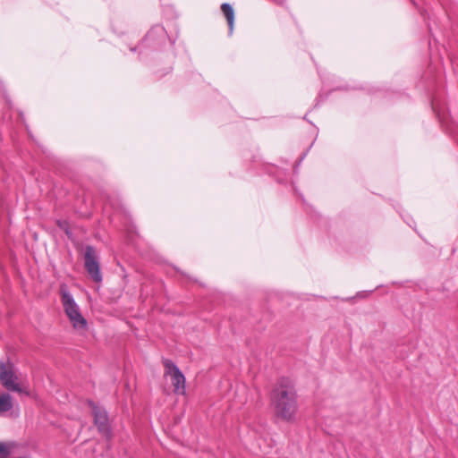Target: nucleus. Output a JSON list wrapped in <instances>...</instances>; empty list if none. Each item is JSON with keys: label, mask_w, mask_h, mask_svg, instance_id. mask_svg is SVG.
Listing matches in <instances>:
<instances>
[{"label": "nucleus", "mask_w": 458, "mask_h": 458, "mask_svg": "<svg viewBox=\"0 0 458 458\" xmlns=\"http://www.w3.org/2000/svg\"><path fill=\"white\" fill-rule=\"evenodd\" d=\"M89 405L91 409L94 424L98 431L106 439H110L112 437V430L106 411L91 401L89 402Z\"/></svg>", "instance_id": "6"}, {"label": "nucleus", "mask_w": 458, "mask_h": 458, "mask_svg": "<svg viewBox=\"0 0 458 458\" xmlns=\"http://www.w3.org/2000/svg\"><path fill=\"white\" fill-rule=\"evenodd\" d=\"M274 168H275L274 166H269L268 172L271 173V170L274 169Z\"/></svg>", "instance_id": "15"}, {"label": "nucleus", "mask_w": 458, "mask_h": 458, "mask_svg": "<svg viewBox=\"0 0 458 458\" xmlns=\"http://www.w3.org/2000/svg\"><path fill=\"white\" fill-rule=\"evenodd\" d=\"M165 374L171 377V383L177 394H183L185 389V377L179 368L171 360H164Z\"/></svg>", "instance_id": "7"}, {"label": "nucleus", "mask_w": 458, "mask_h": 458, "mask_svg": "<svg viewBox=\"0 0 458 458\" xmlns=\"http://www.w3.org/2000/svg\"><path fill=\"white\" fill-rule=\"evenodd\" d=\"M13 407L12 396L4 393L0 394V416H3L5 412L11 411Z\"/></svg>", "instance_id": "9"}, {"label": "nucleus", "mask_w": 458, "mask_h": 458, "mask_svg": "<svg viewBox=\"0 0 458 458\" xmlns=\"http://www.w3.org/2000/svg\"><path fill=\"white\" fill-rule=\"evenodd\" d=\"M0 384L7 391L29 395L27 387L21 384L14 372L11 369L6 368L3 363L0 365Z\"/></svg>", "instance_id": "4"}, {"label": "nucleus", "mask_w": 458, "mask_h": 458, "mask_svg": "<svg viewBox=\"0 0 458 458\" xmlns=\"http://www.w3.org/2000/svg\"><path fill=\"white\" fill-rule=\"evenodd\" d=\"M271 402L277 418L286 421L294 419L298 410V402L292 380L285 377L279 380L272 392Z\"/></svg>", "instance_id": "1"}, {"label": "nucleus", "mask_w": 458, "mask_h": 458, "mask_svg": "<svg viewBox=\"0 0 458 458\" xmlns=\"http://www.w3.org/2000/svg\"><path fill=\"white\" fill-rule=\"evenodd\" d=\"M431 106H432L433 111L439 116L440 114H439V111L437 110V100L436 99H432Z\"/></svg>", "instance_id": "11"}, {"label": "nucleus", "mask_w": 458, "mask_h": 458, "mask_svg": "<svg viewBox=\"0 0 458 458\" xmlns=\"http://www.w3.org/2000/svg\"><path fill=\"white\" fill-rule=\"evenodd\" d=\"M9 455L10 450L4 443L0 442V458H8Z\"/></svg>", "instance_id": "10"}, {"label": "nucleus", "mask_w": 458, "mask_h": 458, "mask_svg": "<svg viewBox=\"0 0 458 458\" xmlns=\"http://www.w3.org/2000/svg\"><path fill=\"white\" fill-rule=\"evenodd\" d=\"M306 154H307V153H304V154H303V155L299 158V160L296 162V164H295V165H294V167H293L294 172H296V171H297L298 166L301 165V163L302 162V160L305 158Z\"/></svg>", "instance_id": "12"}, {"label": "nucleus", "mask_w": 458, "mask_h": 458, "mask_svg": "<svg viewBox=\"0 0 458 458\" xmlns=\"http://www.w3.org/2000/svg\"><path fill=\"white\" fill-rule=\"evenodd\" d=\"M221 11L223 14L225 15L227 24H228V34L231 36L233 31V25H234V11L231 4L227 3H224L221 5Z\"/></svg>", "instance_id": "8"}, {"label": "nucleus", "mask_w": 458, "mask_h": 458, "mask_svg": "<svg viewBox=\"0 0 458 458\" xmlns=\"http://www.w3.org/2000/svg\"><path fill=\"white\" fill-rule=\"evenodd\" d=\"M167 39H169V37L165 27L161 24H156L148 31L139 47H131L130 50L131 52L139 50L140 54H142L145 48L159 50L165 45Z\"/></svg>", "instance_id": "3"}, {"label": "nucleus", "mask_w": 458, "mask_h": 458, "mask_svg": "<svg viewBox=\"0 0 458 458\" xmlns=\"http://www.w3.org/2000/svg\"><path fill=\"white\" fill-rule=\"evenodd\" d=\"M83 259L84 267L90 278L96 283H100L102 281V275L97 250L93 246L87 245L84 250Z\"/></svg>", "instance_id": "5"}, {"label": "nucleus", "mask_w": 458, "mask_h": 458, "mask_svg": "<svg viewBox=\"0 0 458 458\" xmlns=\"http://www.w3.org/2000/svg\"><path fill=\"white\" fill-rule=\"evenodd\" d=\"M369 295V292H360V293H358L357 296L358 297H365V296H368Z\"/></svg>", "instance_id": "13"}, {"label": "nucleus", "mask_w": 458, "mask_h": 458, "mask_svg": "<svg viewBox=\"0 0 458 458\" xmlns=\"http://www.w3.org/2000/svg\"><path fill=\"white\" fill-rule=\"evenodd\" d=\"M58 226L62 229H64L65 222L58 221Z\"/></svg>", "instance_id": "14"}, {"label": "nucleus", "mask_w": 458, "mask_h": 458, "mask_svg": "<svg viewBox=\"0 0 458 458\" xmlns=\"http://www.w3.org/2000/svg\"><path fill=\"white\" fill-rule=\"evenodd\" d=\"M60 294L64 312L70 319L72 327L75 329H85L87 327V321L82 317L79 306L65 285L61 286Z\"/></svg>", "instance_id": "2"}]
</instances>
